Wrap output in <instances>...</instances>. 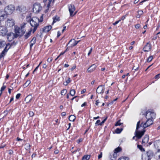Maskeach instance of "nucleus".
Masks as SVG:
<instances>
[{
    "instance_id": "f257e3e1",
    "label": "nucleus",
    "mask_w": 160,
    "mask_h": 160,
    "mask_svg": "<svg viewBox=\"0 0 160 160\" xmlns=\"http://www.w3.org/2000/svg\"><path fill=\"white\" fill-rule=\"evenodd\" d=\"M25 23H23L20 27H16L15 29V37L17 38L18 36H22L25 32L26 30L25 28Z\"/></svg>"
},
{
    "instance_id": "f03ea898",
    "label": "nucleus",
    "mask_w": 160,
    "mask_h": 160,
    "mask_svg": "<svg viewBox=\"0 0 160 160\" xmlns=\"http://www.w3.org/2000/svg\"><path fill=\"white\" fill-rule=\"evenodd\" d=\"M39 19L36 17H33L30 21V23L32 29V32L34 33L39 26Z\"/></svg>"
},
{
    "instance_id": "7ed1b4c3",
    "label": "nucleus",
    "mask_w": 160,
    "mask_h": 160,
    "mask_svg": "<svg viewBox=\"0 0 160 160\" xmlns=\"http://www.w3.org/2000/svg\"><path fill=\"white\" fill-rule=\"evenodd\" d=\"M140 121H139L137 122V124L136 129L135 132V136H134L133 137V139H135L136 137L137 138V139H136V140H137V139H140L144 133L145 132V130H143L142 131H139L138 130V129L139 128V124H140Z\"/></svg>"
},
{
    "instance_id": "20e7f679",
    "label": "nucleus",
    "mask_w": 160,
    "mask_h": 160,
    "mask_svg": "<svg viewBox=\"0 0 160 160\" xmlns=\"http://www.w3.org/2000/svg\"><path fill=\"white\" fill-rule=\"evenodd\" d=\"M153 155V152L151 150H148L143 152L142 154V160H150Z\"/></svg>"
},
{
    "instance_id": "39448f33",
    "label": "nucleus",
    "mask_w": 160,
    "mask_h": 160,
    "mask_svg": "<svg viewBox=\"0 0 160 160\" xmlns=\"http://www.w3.org/2000/svg\"><path fill=\"white\" fill-rule=\"evenodd\" d=\"M15 9V7L13 5H10L6 7L5 8V11L7 14H12Z\"/></svg>"
},
{
    "instance_id": "423d86ee",
    "label": "nucleus",
    "mask_w": 160,
    "mask_h": 160,
    "mask_svg": "<svg viewBox=\"0 0 160 160\" xmlns=\"http://www.w3.org/2000/svg\"><path fill=\"white\" fill-rule=\"evenodd\" d=\"M42 9V7L39 3H35L33 5V12L35 13L39 12Z\"/></svg>"
},
{
    "instance_id": "0eeeda50",
    "label": "nucleus",
    "mask_w": 160,
    "mask_h": 160,
    "mask_svg": "<svg viewBox=\"0 0 160 160\" xmlns=\"http://www.w3.org/2000/svg\"><path fill=\"white\" fill-rule=\"evenodd\" d=\"M145 115L147 119H153L155 118L156 114L152 111H147Z\"/></svg>"
},
{
    "instance_id": "6e6552de",
    "label": "nucleus",
    "mask_w": 160,
    "mask_h": 160,
    "mask_svg": "<svg viewBox=\"0 0 160 160\" xmlns=\"http://www.w3.org/2000/svg\"><path fill=\"white\" fill-rule=\"evenodd\" d=\"M153 123L152 119H147V120L146 122L145 123L143 124V122H142L141 125H139V128L142 126L143 128H145L150 125L152 124Z\"/></svg>"
},
{
    "instance_id": "1a4fd4ad",
    "label": "nucleus",
    "mask_w": 160,
    "mask_h": 160,
    "mask_svg": "<svg viewBox=\"0 0 160 160\" xmlns=\"http://www.w3.org/2000/svg\"><path fill=\"white\" fill-rule=\"evenodd\" d=\"M11 47V45H10L9 43H8L6 44V46L4 49V50L2 51L0 55V58L3 57L5 54L6 52H7L8 50Z\"/></svg>"
},
{
    "instance_id": "9d476101",
    "label": "nucleus",
    "mask_w": 160,
    "mask_h": 160,
    "mask_svg": "<svg viewBox=\"0 0 160 160\" xmlns=\"http://www.w3.org/2000/svg\"><path fill=\"white\" fill-rule=\"evenodd\" d=\"M8 31L6 28L4 26H0V35L4 36L6 35Z\"/></svg>"
},
{
    "instance_id": "9b49d317",
    "label": "nucleus",
    "mask_w": 160,
    "mask_h": 160,
    "mask_svg": "<svg viewBox=\"0 0 160 160\" xmlns=\"http://www.w3.org/2000/svg\"><path fill=\"white\" fill-rule=\"evenodd\" d=\"M104 85H100L98 87L96 90L97 93L98 94H103L104 91Z\"/></svg>"
},
{
    "instance_id": "f8f14e48",
    "label": "nucleus",
    "mask_w": 160,
    "mask_h": 160,
    "mask_svg": "<svg viewBox=\"0 0 160 160\" xmlns=\"http://www.w3.org/2000/svg\"><path fill=\"white\" fill-rule=\"evenodd\" d=\"M68 10L70 12V16H73L72 15L74 11L75 10V7L73 5L70 4L68 5Z\"/></svg>"
},
{
    "instance_id": "ddd939ff",
    "label": "nucleus",
    "mask_w": 160,
    "mask_h": 160,
    "mask_svg": "<svg viewBox=\"0 0 160 160\" xmlns=\"http://www.w3.org/2000/svg\"><path fill=\"white\" fill-rule=\"evenodd\" d=\"M79 41H75L74 39H71L68 43V45H67V46L68 44H71L70 47H74L76 46L79 42Z\"/></svg>"
},
{
    "instance_id": "4468645a",
    "label": "nucleus",
    "mask_w": 160,
    "mask_h": 160,
    "mask_svg": "<svg viewBox=\"0 0 160 160\" xmlns=\"http://www.w3.org/2000/svg\"><path fill=\"white\" fill-rule=\"evenodd\" d=\"M154 144L155 148L158 150V151H160V140L155 141Z\"/></svg>"
},
{
    "instance_id": "2eb2a0df",
    "label": "nucleus",
    "mask_w": 160,
    "mask_h": 160,
    "mask_svg": "<svg viewBox=\"0 0 160 160\" xmlns=\"http://www.w3.org/2000/svg\"><path fill=\"white\" fill-rule=\"evenodd\" d=\"M151 45L149 42H148L143 48V50L144 52H148L151 50Z\"/></svg>"
},
{
    "instance_id": "dca6fc26",
    "label": "nucleus",
    "mask_w": 160,
    "mask_h": 160,
    "mask_svg": "<svg viewBox=\"0 0 160 160\" xmlns=\"http://www.w3.org/2000/svg\"><path fill=\"white\" fill-rule=\"evenodd\" d=\"M117 154L115 153H111L109 156V158L111 160H116Z\"/></svg>"
},
{
    "instance_id": "f3484780",
    "label": "nucleus",
    "mask_w": 160,
    "mask_h": 160,
    "mask_svg": "<svg viewBox=\"0 0 160 160\" xmlns=\"http://www.w3.org/2000/svg\"><path fill=\"white\" fill-rule=\"evenodd\" d=\"M96 68V66L95 64H93L89 67L88 69V72H91L94 71Z\"/></svg>"
},
{
    "instance_id": "a211bd4d",
    "label": "nucleus",
    "mask_w": 160,
    "mask_h": 160,
    "mask_svg": "<svg viewBox=\"0 0 160 160\" xmlns=\"http://www.w3.org/2000/svg\"><path fill=\"white\" fill-rule=\"evenodd\" d=\"M52 28V27L51 25L47 26L43 28V31L44 32H48Z\"/></svg>"
},
{
    "instance_id": "6ab92c4d",
    "label": "nucleus",
    "mask_w": 160,
    "mask_h": 160,
    "mask_svg": "<svg viewBox=\"0 0 160 160\" xmlns=\"http://www.w3.org/2000/svg\"><path fill=\"white\" fill-rule=\"evenodd\" d=\"M32 28H31L29 31L27 32L24 36L25 39H27L30 35L32 31Z\"/></svg>"
},
{
    "instance_id": "aec40b11",
    "label": "nucleus",
    "mask_w": 160,
    "mask_h": 160,
    "mask_svg": "<svg viewBox=\"0 0 160 160\" xmlns=\"http://www.w3.org/2000/svg\"><path fill=\"white\" fill-rule=\"evenodd\" d=\"M32 98V96L31 95H28L25 98V100L27 103H28L30 102Z\"/></svg>"
},
{
    "instance_id": "412c9836",
    "label": "nucleus",
    "mask_w": 160,
    "mask_h": 160,
    "mask_svg": "<svg viewBox=\"0 0 160 160\" xmlns=\"http://www.w3.org/2000/svg\"><path fill=\"white\" fill-rule=\"evenodd\" d=\"M14 34L13 33H9L8 35L7 39L9 41H11L14 38L13 36Z\"/></svg>"
},
{
    "instance_id": "4be33fe9",
    "label": "nucleus",
    "mask_w": 160,
    "mask_h": 160,
    "mask_svg": "<svg viewBox=\"0 0 160 160\" xmlns=\"http://www.w3.org/2000/svg\"><path fill=\"white\" fill-rule=\"evenodd\" d=\"M149 140V137L148 135H145L142 140V143H147L148 142Z\"/></svg>"
},
{
    "instance_id": "5701e85b",
    "label": "nucleus",
    "mask_w": 160,
    "mask_h": 160,
    "mask_svg": "<svg viewBox=\"0 0 160 160\" xmlns=\"http://www.w3.org/2000/svg\"><path fill=\"white\" fill-rule=\"evenodd\" d=\"M90 158V155H86L82 157V160H89Z\"/></svg>"
},
{
    "instance_id": "b1692460",
    "label": "nucleus",
    "mask_w": 160,
    "mask_h": 160,
    "mask_svg": "<svg viewBox=\"0 0 160 160\" xmlns=\"http://www.w3.org/2000/svg\"><path fill=\"white\" fill-rule=\"evenodd\" d=\"M6 44V42L0 39V48L3 47Z\"/></svg>"
},
{
    "instance_id": "393cba45",
    "label": "nucleus",
    "mask_w": 160,
    "mask_h": 160,
    "mask_svg": "<svg viewBox=\"0 0 160 160\" xmlns=\"http://www.w3.org/2000/svg\"><path fill=\"white\" fill-rule=\"evenodd\" d=\"M76 118L75 116L74 115H71L69 116V119L70 121L73 122Z\"/></svg>"
},
{
    "instance_id": "a878e982",
    "label": "nucleus",
    "mask_w": 160,
    "mask_h": 160,
    "mask_svg": "<svg viewBox=\"0 0 160 160\" xmlns=\"http://www.w3.org/2000/svg\"><path fill=\"white\" fill-rule=\"evenodd\" d=\"M160 151H158V152L156 153L155 155V158L158 160L160 159Z\"/></svg>"
},
{
    "instance_id": "bb28decb",
    "label": "nucleus",
    "mask_w": 160,
    "mask_h": 160,
    "mask_svg": "<svg viewBox=\"0 0 160 160\" xmlns=\"http://www.w3.org/2000/svg\"><path fill=\"white\" fill-rule=\"evenodd\" d=\"M121 148L119 147H118L117 148L115 149L114 152L113 153H115L117 154V153L119 152L121 150Z\"/></svg>"
},
{
    "instance_id": "cd10ccee",
    "label": "nucleus",
    "mask_w": 160,
    "mask_h": 160,
    "mask_svg": "<svg viewBox=\"0 0 160 160\" xmlns=\"http://www.w3.org/2000/svg\"><path fill=\"white\" fill-rule=\"evenodd\" d=\"M25 148L26 150H29L30 149L31 146L29 143H26L25 145Z\"/></svg>"
},
{
    "instance_id": "c85d7f7f",
    "label": "nucleus",
    "mask_w": 160,
    "mask_h": 160,
    "mask_svg": "<svg viewBox=\"0 0 160 160\" xmlns=\"http://www.w3.org/2000/svg\"><path fill=\"white\" fill-rule=\"evenodd\" d=\"M122 130L123 129L122 128H121L120 129L119 128H117L115 130V132L117 133H120Z\"/></svg>"
},
{
    "instance_id": "c756f323",
    "label": "nucleus",
    "mask_w": 160,
    "mask_h": 160,
    "mask_svg": "<svg viewBox=\"0 0 160 160\" xmlns=\"http://www.w3.org/2000/svg\"><path fill=\"white\" fill-rule=\"evenodd\" d=\"M75 93V91L74 89H72L70 91V94L72 96H73Z\"/></svg>"
},
{
    "instance_id": "7c9ffc66",
    "label": "nucleus",
    "mask_w": 160,
    "mask_h": 160,
    "mask_svg": "<svg viewBox=\"0 0 160 160\" xmlns=\"http://www.w3.org/2000/svg\"><path fill=\"white\" fill-rule=\"evenodd\" d=\"M118 160H129V158L127 157H122L120 158Z\"/></svg>"
},
{
    "instance_id": "2f4dec72",
    "label": "nucleus",
    "mask_w": 160,
    "mask_h": 160,
    "mask_svg": "<svg viewBox=\"0 0 160 160\" xmlns=\"http://www.w3.org/2000/svg\"><path fill=\"white\" fill-rule=\"evenodd\" d=\"M138 147L140 150L142 151H144V148L142 147V146L141 145H138Z\"/></svg>"
},
{
    "instance_id": "473e14b6",
    "label": "nucleus",
    "mask_w": 160,
    "mask_h": 160,
    "mask_svg": "<svg viewBox=\"0 0 160 160\" xmlns=\"http://www.w3.org/2000/svg\"><path fill=\"white\" fill-rule=\"evenodd\" d=\"M31 83L30 80L27 81L24 84V86L26 87H27Z\"/></svg>"
},
{
    "instance_id": "72a5a7b5",
    "label": "nucleus",
    "mask_w": 160,
    "mask_h": 160,
    "mask_svg": "<svg viewBox=\"0 0 160 160\" xmlns=\"http://www.w3.org/2000/svg\"><path fill=\"white\" fill-rule=\"evenodd\" d=\"M67 92L66 89H64L62 90L61 92V94L62 95H64Z\"/></svg>"
},
{
    "instance_id": "f704fd0d",
    "label": "nucleus",
    "mask_w": 160,
    "mask_h": 160,
    "mask_svg": "<svg viewBox=\"0 0 160 160\" xmlns=\"http://www.w3.org/2000/svg\"><path fill=\"white\" fill-rule=\"evenodd\" d=\"M59 19V18H57L56 17H55L54 18H53V20L52 23V24H53L54 23L56 22L57 21H58Z\"/></svg>"
},
{
    "instance_id": "c9c22d12",
    "label": "nucleus",
    "mask_w": 160,
    "mask_h": 160,
    "mask_svg": "<svg viewBox=\"0 0 160 160\" xmlns=\"http://www.w3.org/2000/svg\"><path fill=\"white\" fill-rule=\"evenodd\" d=\"M153 59V56H151L148 57L147 59V62H150Z\"/></svg>"
},
{
    "instance_id": "e433bc0d",
    "label": "nucleus",
    "mask_w": 160,
    "mask_h": 160,
    "mask_svg": "<svg viewBox=\"0 0 160 160\" xmlns=\"http://www.w3.org/2000/svg\"><path fill=\"white\" fill-rule=\"evenodd\" d=\"M36 38L33 37L32 38V40H31V41L30 42H31V43L34 44L36 42Z\"/></svg>"
},
{
    "instance_id": "4c0bfd02",
    "label": "nucleus",
    "mask_w": 160,
    "mask_h": 160,
    "mask_svg": "<svg viewBox=\"0 0 160 160\" xmlns=\"http://www.w3.org/2000/svg\"><path fill=\"white\" fill-rule=\"evenodd\" d=\"M108 118V117H106L103 120L101 123H100L98 125H102L103 123H104L105 121Z\"/></svg>"
},
{
    "instance_id": "58836bf2",
    "label": "nucleus",
    "mask_w": 160,
    "mask_h": 160,
    "mask_svg": "<svg viewBox=\"0 0 160 160\" xmlns=\"http://www.w3.org/2000/svg\"><path fill=\"white\" fill-rule=\"evenodd\" d=\"M120 120H119L115 124V126H120L122 123L120 122Z\"/></svg>"
},
{
    "instance_id": "ea45409f",
    "label": "nucleus",
    "mask_w": 160,
    "mask_h": 160,
    "mask_svg": "<svg viewBox=\"0 0 160 160\" xmlns=\"http://www.w3.org/2000/svg\"><path fill=\"white\" fill-rule=\"evenodd\" d=\"M4 84V83L3 84V85L1 88L0 90L1 92H2L6 88V86L3 85Z\"/></svg>"
},
{
    "instance_id": "a19ab883",
    "label": "nucleus",
    "mask_w": 160,
    "mask_h": 160,
    "mask_svg": "<svg viewBox=\"0 0 160 160\" xmlns=\"http://www.w3.org/2000/svg\"><path fill=\"white\" fill-rule=\"evenodd\" d=\"M138 14L140 15L141 16L142 15L143 13V11L142 10H139L138 12Z\"/></svg>"
},
{
    "instance_id": "79ce46f5",
    "label": "nucleus",
    "mask_w": 160,
    "mask_h": 160,
    "mask_svg": "<svg viewBox=\"0 0 160 160\" xmlns=\"http://www.w3.org/2000/svg\"><path fill=\"white\" fill-rule=\"evenodd\" d=\"M43 15L42 14L41 16L40 19H39V22H42L43 21Z\"/></svg>"
},
{
    "instance_id": "37998d69",
    "label": "nucleus",
    "mask_w": 160,
    "mask_h": 160,
    "mask_svg": "<svg viewBox=\"0 0 160 160\" xmlns=\"http://www.w3.org/2000/svg\"><path fill=\"white\" fill-rule=\"evenodd\" d=\"M160 78V73L157 74L155 76V78L156 79H158Z\"/></svg>"
},
{
    "instance_id": "c03bdc74",
    "label": "nucleus",
    "mask_w": 160,
    "mask_h": 160,
    "mask_svg": "<svg viewBox=\"0 0 160 160\" xmlns=\"http://www.w3.org/2000/svg\"><path fill=\"white\" fill-rule=\"evenodd\" d=\"M34 113L32 111H30L29 113V116L32 117L34 115Z\"/></svg>"
},
{
    "instance_id": "a18cd8bd",
    "label": "nucleus",
    "mask_w": 160,
    "mask_h": 160,
    "mask_svg": "<svg viewBox=\"0 0 160 160\" xmlns=\"http://www.w3.org/2000/svg\"><path fill=\"white\" fill-rule=\"evenodd\" d=\"M8 153L10 155H12L13 153V151L12 150H9L8 151Z\"/></svg>"
},
{
    "instance_id": "49530a36",
    "label": "nucleus",
    "mask_w": 160,
    "mask_h": 160,
    "mask_svg": "<svg viewBox=\"0 0 160 160\" xmlns=\"http://www.w3.org/2000/svg\"><path fill=\"white\" fill-rule=\"evenodd\" d=\"M102 152H101L100 154H99L98 156V159H100V158H101L102 157Z\"/></svg>"
},
{
    "instance_id": "de8ad7c7",
    "label": "nucleus",
    "mask_w": 160,
    "mask_h": 160,
    "mask_svg": "<svg viewBox=\"0 0 160 160\" xmlns=\"http://www.w3.org/2000/svg\"><path fill=\"white\" fill-rule=\"evenodd\" d=\"M52 0H44V2H47L48 1V6L49 5L51 2H52Z\"/></svg>"
},
{
    "instance_id": "09e8293b",
    "label": "nucleus",
    "mask_w": 160,
    "mask_h": 160,
    "mask_svg": "<svg viewBox=\"0 0 160 160\" xmlns=\"http://www.w3.org/2000/svg\"><path fill=\"white\" fill-rule=\"evenodd\" d=\"M140 26V25L139 24H137L135 26V27L136 28L138 29L139 28Z\"/></svg>"
},
{
    "instance_id": "8fccbe9b",
    "label": "nucleus",
    "mask_w": 160,
    "mask_h": 160,
    "mask_svg": "<svg viewBox=\"0 0 160 160\" xmlns=\"http://www.w3.org/2000/svg\"><path fill=\"white\" fill-rule=\"evenodd\" d=\"M120 20H118L116 22H115L114 23H113V25H115L117 24L120 21Z\"/></svg>"
},
{
    "instance_id": "3c124183",
    "label": "nucleus",
    "mask_w": 160,
    "mask_h": 160,
    "mask_svg": "<svg viewBox=\"0 0 160 160\" xmlns=\"http://www.w3.org/2000/svg\"><path fill=\"white\" fill-rule=\"evenodd\" d=\"M20 96L21 94L20 93H18L16 95V98L17 99H18L20 98Z\"/></svg>"
},
{
    "instance_id": "603ef678",
    "label": "nucleus",
    "mask_w": 160,
    "mask_h": 160,
    "mask_svg": "<svg viewBox=\"0 0 160 160\" xmlns=\"http://www.w3.org/2000/svg\"><path fill=\"white\" fill-rule=\"evenodd\" d=\"M52 58H49L47 59V61L48 62H50L52 61Z\"/></svg>"
},
{
    "instance_id": "864d4df0",
    "label": "nucleus",
    "mask_w": 160,
    "mask_h": 160,
    "mask_svg": "<svg viewBox=\"0 0 160 160\" xmlns=\"http://www.w3.org/2000/svg\"><path fill=\"white\" fill-rule=\"evenodd\" d=\"M80 149H79V148H78V149H77L76 150H74V151H73L72 152V153H76V152H77V151L79 152V151H80Z\"/></svg>"
},
{
    "instance_id": "5fc2aeb1",
    "label": "nucleus",
    "mask_w": 160,
    "mask_h": 160,
    "mask_svg": "<svg viewBox=\"0 0 160 160\" xmlns=\"http://www.w3.org/2000/svg\"><path fill=\"white\" fill-rule=\"evenodd\" d=\"M92 48L91 49H90V50H89L88 53V55L89 56V55L91 54V52H92Z\"/></svg>"
},
{
    "instance_id": "6e6d98bb",
    "label": "nucleus",
    "mask_w": 160,
    "mask_h": 160,
    "mask_svg": "<svg viewBox=\"0 0 160 160\" xmlns=\"http://www.w3.org/2000/svg\"><path fill=\"white\" fill-rule=\"evenodd\" d=\"M86 91V90L85 89H83V90H82L81 91V93L83 94V93H84Z\"/></svg>"
},
{
    "instance_id": "4d7b16f0",
    "label": "nucleus",
    "mask_w": 160,
    "mask_h": 160,
    "mask_svg": "<svg viewBox=\"0 0 160 160\" xmlns=\"http://www.w3.org/2000/svg\"><path fill=\"white\" fill-rule=\"evenodd\" d=\"M71 81L70 78H68V79L66 81L68 83L70 82Z\"/></svg>"
},
{
    "instance_id": "13d9d810",
    "label": "nucleus",
    "mask_w": 160,
    "mask_h": 160,
    "mask_svg": "<svg viewBox=\"0 0 160 160\" xmlns=\"http://www.w3.org/2000/svg\"><path fill=\"white\" fill-rule=\"evenodd\" d=\"M47 67V65H46V64H44L43 65L42 68H46Z\"/></svg>"
},
{
    "instance_id": "bf43d9fd",
    "label": "nucleus",
    "mask_w": 160,
    "mask_h": 160,
    "mask_svg": "<svg viewBox=\"0 0 160 160\" xmlns=\"http://www.w3.org/2000/svg\"><path fill=\"white\" fill-rule=\"evenodd\" d=\"M5 146V144H2L0 146V148H3Z\"/></svg>"
},
{
    "instance_id": "052dcab7",
    "label": "nucleus",
    "mask_w": 160,
    "mask_h": 160,
    "mask_svg": "<svg viewBox=\"0 0 160 160\" xmlns=\"http://www.w3.org/2000/svg\"><path fill=\"white\" fill-rule=\"evenodd\" d=\"M99 103V102L98 101V100L96 101V102L95 104L96 105L98 106V105Z\"/></svg>"
},
{
    "instance_id": "680f3d73",
    "label": "nucleus",
    "mask_w": 160,
    "mask_h": 160,
    "mask_svg": "<svg viewBox=\"0 0 160 160\" xmlns=\"http://www.w3.org/2000/svg\"><path fill=\"white\" fill-rule=\"evenodd\" d=\"M125 16H123L122 17V18H121V20H124L125 18Z\"/></svg>"
},
{
    "instance_id": "e2e57ef3",
    "label": "nucleus",
    "mask_w": 160,
    "mask_h": 160,
    "mask_svg": "<svg viewBox=\"0 0 160 160\" xmlns=\"http://www.w3.org/2000/svg\"><path fill=\"white\" fill-rule=\"evenodd\" d=\"M139 0H135L134 1V3L135 4L137 3L138 2H139Z\"/></svg>"
},
{
    "instance_id": "0e129e2a",
    "label": "nucleus",
    "mask_w": 160,
    "mask_h": 160,
    "mask_svg": "<svg viewBox=\"0 0 160 160\" xmlns=\"http://www.w3.org/2000/svg\"><path fill=\"white\" fill-rule=\"evenodd\" d=\"M100 122V120H98L96 122L95 124H98V123H99Z\"/></svg>"
},
{
    "instance_id": "69168bd1",
    "label": "nucleus",
    "mask_w": 160,
    "mask_h": 160,
    "mask_svg": "<svg viewBox=\"0 0 160 160\" xmlns=\"http://www.w3.org/2000/svg\"><path fill=\"white\" fill-rule=\"evenodd\" d=\"M66 112H63L62 113V116H65L66 115Z\"/></svg>"
},
{
    "instance_id": "338daca9",
    "label": "nucleus",
    "mask_w": 160,
    "mask_h": 160,
    "mask_svg": "<svg viewBox=\"0 0 160 160\" xmlns=\"http://www.w3.org/2000/svg\"><path fill=\"white\" fill-rule=\"evenodd\" d=\"M36 156V154H33L32 155V158H35Z\"/></svg>"
},
{
    "instance_id": "774afa93",
    "label": "nucleus",
    "mask_w": 160,
    "mask_h": 160,
    "mask_svg": "<svg viewBox=\"0 0 160 160\" xmlns=\"http://www.w3.org/2000/svg\"><path fill=\"white\" fill-rule=\"evenodd\" d=\"M86 105V102H84V103L83 104H82V105H81V107H83V106H85Z\"/></svg>"
}]
</instances>
